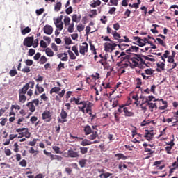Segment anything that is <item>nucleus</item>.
Masks as SVG:
<instances>
[{"instance_id":"nucleus-1","label":"nucleus","mask_w":178,"mask_h":178,"mask_svg":"<svg viewBox=\"0 0 178 178\" xmlns=\"http://www.w3.org/2000/svg\"><path fill=\"white\" fill-rule=\"evenodd\" d=\"M154 56H137L135 57L130 58V55H126L124 51L121 52L120 55L118 56V59H120L121 62L124 60H127L129 65L132 69L134 67H139L140 69H144L145 67H149L151 65L150 62H155V58H152Z\"/></svg>"},{"instance_id":"nucleus-2","label":"nucleus","mask_w":178,"mask_h":178,"mask_svg":"<svg viewBox=\"0 0 178 178\" xmlns=\"http://www.w3.org/2000/svg\"><path fill=\"white\" fill-rule=\"evenodd\" d=\"M65 158H80V152L77 151V149H68L67 153L63 154Z\"/></svg>"},{"instance_id":"nucleus-3","label":"nucleus","mask_w":178,"mask_h":178,"mask_svg":"<svg viewBox=\"0 0 178 178\" xmlns=\"http://www.w3.org/2000/svg\"><path fill=\"white\" fill-rule=\"evenodd\" d=\"M71 101H74L76 105H83V106H79L78 109H79L81 112H83V113H86V101L81 100L80 97H72L71 98Z\"/></svg>"},{"instance_id":"nucleus-4","label":"nucleus","mask_w":178,"mask_h":178,"mask_svg":"<svg viewBox=\"0 0 178 178\" xmlns=\"http://www.w3.org/2000/svg\"><path fill=\"white\" fill-rule=\"evenodd\" d=\"M100 75L99 73L96 72L95 74L90 75L89 77H86V84H89L90 87L92 86V83L97 80H99Z\"/></svg>"},{"instance_id":"nucleus-5","label":"nucleus","mask_w":178,"mask_h":178,"mask_svg":"<svg viewBox=\"0 0 178 178\" xmlns=\"http://www.w3.org/2000/svg\"><path fill=\"white\" fill-rule=\"evenodd\" d=\"M59 91H60V87H54L51 89L50 94H51V95H52V94H54V93L58 94V95L60 98H63V97H65L66 90L65 89H63L61 90V92H59Z\"/></svg>"},{"instance_id":"nucleus-6","label":"nucleus","mask_w":178,"mask_h":178,"mask_svg":"<svg viewBox=\"0 0 178 178\" xmlns=\"http://www.w3.org/2000/svg\"><path fill=\"white\" fill-rule=\"evenodd\" d=\"M150 47H145L144 49H140L137 46H131L128 49L126 50L127 54H131V52H138V51H140L141 52H147V51L149 50Z\"/></svg>"},{"instance_id":"nucleus-7","label":"nucleus","mask_w":178,"mask_h":178,"mask_svg":"<svg viewBox=\"0 0 178 178\" xmlns=\"http://www.w3.org/2000/svg\"><path fill=\"white\" fill-rule=\"evenodd\" d=\"M34 104L36 106H38L40 100H38V99H35L26 104V106L29 108L30 112H35V106H34Z\"/></svg>"},{"instance_id":"nucleus-8","label":"nucleus","mask_w":178,"mask_h":178,"mask_svg":"<svg viewBox=\"0 0 178 178\" xmlns=\"http://www.w3.org/2000/svg\"><path fill=\"white\" fill-rule=\"evenodd\" d=\"M141 87L140 86H137L136 88V91L138 90V92H134L133 93H131V95L132 97V99H134L135 100V105H139L140 104V102H138V94H140V92L143 93V90L140 89Z\"/></svg>"},{"instance_id":"nucleus-9","label":"nucleus","mask_w":178,"mask_h":178,"mask_svg":"<svg viewBox=\"0 0 178 178\" xmlns=\"http://www.w3.org/2000/svg\"><path fill=\"white\" fill-rule=\"evenodd\" d=\"M60 116L61 118L58 119L59 123H66L67 122V112L64 108L61 110Z\"/></svg>"},{"instance_id":"nucleus-10","label":"nucleus","mask_w":178,"mask_h":178,"mask_svg":"<svg viewBox=\"0 0 178 178\" xmlns=\"http://www.w3.org/2000/svg\"><path fill=\"white\" fill-rule=\"evenodd\" d=\"M33 42H34V37H26L23 42V45L30 48L31 47H33Z\"/></svg>"},{"instance_id":"nucleus-11","label":"nucleus","mask_w":178,"mask_h":178,"mask_svg":"<svg viewBox=\"0 0 178 178\" xmlns=\"http://www.w3.org/2000/svg\"><path fill=\"white\" fill-rule=\"evenodd\" d=\"M87 52H88V44L85 42L82 43V45L79 46V54L84 56Z\"/></svg>"},{"instance_id":"nucleus-12","label":"nucleus","mask_w":178,"mask_h":178,"mask_svg":"<svg viewBox=\"0 0 178 178\" xmlns=\"http://www.w3.org/2000/svg\"><path fill=\"white\" fill-rule=\"evenodd\" d=\"M116 47H118V44L115 43L111 44L109 42H106L104 43V51H106V52H110V51H113Z\"/></svg>"},{"instance_id":"nucleus-13","label":"nucleus","mask_w":178,"mask_h":178,"mask_svg":"<svg viewBox=\"0 0 178 178\" xmlns=\"http://www.w3.org/2000/svg\"><path fill=\"white\" fill-rule=\"evenodd\" d=\"M51 116L52 115H51V111L45 110L42 114V119L43 120H46V119H48L47 122H51V120H52Z\"/></svg>"},{"instance_id":"nucleus-14","label":"nucleus","mask_w":178,"mask_h":178,"mask_svg":"<svg viewBox=\"0 0 178 178\" xmlns=\"http://www.w3.org/2000/svg\"><path fill=\"white\" fill-rule=\"evenodd\" d=\"M134 40L136 41L138 44H136V42H133L134 45H138V47H144L145 45V42H144V40L141 39V38L138 36L134 37Z\"/></svg>"},{"instance_id":"nucleus-15","label":"nucleus","mask_w":178,"mask_h":178,"mask_svg":"<svg viewBox=\"0 0 178 178\" xmlns=\"http://www.w3.org/2000/svg\"><path fill=\"white\" fill-rule=\"evenodd\" d=\"M162 162H163V161L161 160V161H156L154 163L153 166H155V169L156 170H162V169L165 168V164L162 165Z\"/></svg>"},{"instance_id":"nucleus-16","label":"nucleus","mask_w":178,"mask_h":178,"mask_svg":"<svg viewBox=\"0 0 178 178\" xmlns=\"http://www.w3.org/2000/svg\"><path fill=\"white\" fill-rule=\"evenodd\" d=\"M43 31L44 34H47L48 35H51L52 33H54V28L51 26V25H45L43 28Z\"/></svg>"},{"instance_id":"nucleus-17","label":"nucleus","mask_w":178,"mask_h":178,"mask_svg":"<svg viewBox=\"0 0 178 178\" xmlns=\"http://www.w3.org/2000/svg\"><path fill=\"white\" fill-rule=\"evenodd\" d=\"M29 88H30V86H29V83H26L22 88L19 89L18 92L19 94L26 95V94H27Z\"/></svg>"},{"instance_id":"nucleus-18","label":"nucleus","mask_w":178,"mask_h":178,"mask_svg":"<svg viewBox=\"0 0 178 178\" xmlns=\"http://www.w3.org/2000/svg\"><path fill=\"white\" fill-rule=\"evenodd\" d=\"M145 152H148V155L145 157V159H149L152 156H154V154L155 153V151H153L151 149V147H145Z\"/></svg>"},{"instance_id":"nucleus-19","label":"nucleus","mask_w":178,"mask_h":178,"mask_svg":"<svg viewBox=\"0 0 178 178\" xmlns=\"http://www.w3.org/2000/svg\"><path fill=\"white\" fill-rule=\"evenodd\" d=\"M123 112L124 113V116H127L128 118H131L134 116V113H133V111H129V108H127V107L123 108Z\"/></svg>"},{"instance_id":"nucleus-20","label":"nucleus","mask_w":178,"mask_h":178,"mask_svg":"<svg viewBox=\"0 0 178 178\" xmlns=\"http://www.w3.org/2000/svg\"><path fill=\"white\" fill-rule=\"evenodd\" d=\"M92 106H94V104L90 102H86V113L92 111Z\"/></svg>"},{"instance_id":"nucleus-21","label":"nucleus","mask_w":178,"mask_h":178,"mask_svg":"<svg viewBox=\"0 0 178 178\" xmlns=\"http://www.w3.org/2000/svg\"><path fill=\"white\" fill-rule=\"evenodd\" d=\"M72 20L74 23H79L80 22V20H81V15H79L78 16L77 14H73L72 16Z\"/></svg>"},{"instance_id":"nucleus-22","label":"nucleus","mask_w":178,"mask_h":178,"mask_svg":"<svg viewBox=\"0 0 178 178\" xmlns=\"http://www.w3.org/2000/svg\"><path fill=\"white\" fill-rule=\"evenodd\" d=\"M83 131L85 133V136H88L92 133V129H91V127H90V125H86L83 128Z\"/></svg>"},{"instance_id":"nucleus-23","label":"nucleus","mask_w":178,"mask_h":178,"mask_svg":"<svg viewBox=\"0 0 178 178\" xmlns=\"http://www.w3.org/2000/svg\"><path fill=\"white\" fill-rule=\"evenodd\" d=\"M24 131L25 132L19 133V136H22V137H26V138H30V137H31V133L29 132V129L26 128Z\"/></svg>"},{"instance_id":"nucleus-24","label":"nucleus","mask_w":178,"mask_h":178,"mask_svg":"<svg viewBox=\"0 0 178 178\" xmlns=\"http://www.w3.org/2000/svg\"><path fill=\"white\" fill-rule=\"evenodd\" d=\"M115 158H117V161H120V159H122V161H126V159H127V156H124V154L122 153L115 154Z\"/></svg>"},{"instance_id":"nucleus-25","label":"nucleus","mask_w":178,"mask_h":178,"mask_svg":"<svg viewBox=\"0 0 178 178\" xmlns=\"http://www.w3.org/2000/svg\"><path fill=\"white\" fill-rule=\"evenodd\" d=\"M107 61H108V56L105 55L104 56V58H101V60L99 62L102 65V66H104V67H105L107 65Z\"/></svg>"},{"instance_id":"nucleus-26","label":"nucleus","mask_w":178,"mask_h":178,"mask_svg":"<svg viewBox=\"0 0 178 178\" xmlns=\"http://www.w3.org/2000/svg\"><path fill=\"white\" fill-rule=\"evenodd\" d=\"M147 106H149V109H151V112H154V108H155V109H158V106H156V103H152L148 102Z\"/></svg>"},{"instance_id":"nucleus-27","label":"nucleus","mask_w":178,"mask_h":178,"mask_svg":"<svg viewBox=\"0 0 178 178\" xmlns=\"http://www.w3.org/2000/svg\"><path fill=\"white\" fill-rule=\"evenodd\" d=\"M98 137V132L97 131H92L90 135L88 136V140H95Z\"/></svg>"},{"instance_id":"nucleus-28","label":"nucleus","mask_w":178,"mask_h":178,"mask_svg":"<svg viewBox=\"0 0 178 178\" xmlns=\"http://www.w3.org/2000/svg\"><path fill=\"white\" fill-rule=\"evenodd\" d=\"M27 100V97H26V95H21L19 94V102L21 104H24L26 101Z\"/></svg>"},{"instance_id":"nucleus-29","label":"nucleus","mask_w":178,"mask_h":178,"mask_svg":"<svg viewBox=\"0 0 178 178\" xmlns=\"http://www.w3.org/2000/svg\"><path fill=\"white\" fill-rule=\"evenodd\" d=\"M81 145H82L83 147H86L87 145H91V144H92L91 143V141L88 140V139H83L81 142Z\"/></svg>"},{"instance_id":"nucleus-30","label":"nucleus","mask_w":178,"mask_h":178,"mask_svg":"<svg viewBox=\"0 0 178 178\" xmlns=\"http://www.w3.org/2000/svg\"><path fill=\"white\" fill-rule=\"evenodd\" d=\"M31 32V29L29 26L26 27L25 29L21 31L22 35H26V34H29V33Z\"/></svg>"},{"instance_id":"nucleus-31","label":"nucleus","mask_w":178,"mask_h":178,"mask_svg":"<svg viewBox=\"0 0 178 178\" xmlns=\"http://www.w3.org/2000/svg\"><path fill=\"white\" fill-rule=\"evenodd\" d=\"M60 9H62V3L60 1H58L54 6V10H56V12H59Z\"/></svg>"},{"instance_id":"nucleus-32","label":"nucleus","mask_w":178,"mask_h":178,"mask_svg":"<svg viewBox=\"0 0 178 178\" xmlns=\"http://www.w3.org/2000/svg\"><path fill=\"white\" fill-rule=\"evenodd\" d=\"M86 163H87V159H82L79 161V165L81 166V168H86Z\"/></svg>"},{"instance_id":"nucleus-33","label":"nucleus","mask_w":178,"mask_h":178,"mask_svg":"<svg viewBox=\"0 0 178 178\" xmlns=\"http://www.w3.org/2000/svg\"><path fill=\"white\" fill-rule=\"evenodd\" d=\"M67 31L68 33H73L74 31V22H72L69 24Z\"/></svg>"},{"instance_id":"nucleus-34","label":"nucleus","mask_w":178,"mask_h":178,"mask_svg":"<svg viewBox=\"0 0 178 178\" xmlns=\"http://www.w3.org/2000/svg\"><path fill=\"white\" fill-rule=\"evenodd\" d=\"M46 55L49 57L54 56V51L50 48L47 47L45 50Z\"/></svg>"},{"instance_id":"nucleus-35","label":"nucleus","mask_w":178,"mask_h":178,"mask_svg":"<svg viewBox=\"0 0 178 178\" xmlns=\"http://www.w3.org/2000/svg\"><path fill=\"white\" fill-rule=\"evenodd\" d=\"M144 137L147 138V141H151V140L154 138V136H152V134L148 133L147 131L145 132Z\"/></svg>"},{"instance_id":"nucleus-36","label":"nucleus","mask_w":178,"mask_h":178,"mask_svg":"<svg viewBox=\"0 0 178 178\" xmlns=\"http://www.w3.org/2000/svg\"><path fill=\"white\" fill-rule=\"evenodd\" d=\"M128 66H129L128 63H124L121 66L119 70L121 74H123V73H126V70H124V67H127Z\"/></svg>"},{"instance_id":"nucleus-37","label":"nucleus","mask_w":178,"mask_h":178,"mask_svg":"<svg viewBox=\"0 0 178 178\" xmlns=\"http://www.w3.org/2000/svg\"><path fill=\"white\" fill-rule=\"evenodd\" d=\"M112 176V173L111 172H104L99 175L100 178H108Z\"/></svg>"},{"instance_id":"nucleus-38","label":"nucleus","mask_w":178,"mask_h":178,"mask_svg":"<svg viewBox=\"0 0 178 178\" xmlns=\"http://www.w3.org/2000/svg\"><path fill=\"white\" fill-rule=\"evenodd\" d=\"M112 35L115 40H118L120 38H121L120 34H119L116 31H113Z\"/></svg>"},{"instance_id":"nucleus-39","label":"nucleus","mask_w":178,"mask_h":178,"mask_svg":"<svg viewBox=\"0 0 178 178\" xmlns=\"http://www.w3.org/2000/svg\"><path fill=\"white\" fill-rule=\"evenodd\" d=\"M95 87H99V79H97V81H95L92 86H90V90H92V88Z\"/></svg>"},{"instance_id":"nucleus-40","label":"nucleus","mask_w":178,"mask_h":178,"mask_svg":"<svg viewBox=\"0 0 178 178\" xmlns=\"http://www.w3.org/2000/svg\"><path fill=\"white\" fill-rule=\"evenodd\" d=\"M36 89L38 91L39 94H42V92L45 91V90L44 89V88H42V86H40L39 83L36 84Z\"/></svg>"},{"instance_id":"nucleus-41","label":"nucleus","mask_w":178,"mask_h":178,"mask_svg":"<svg viewBox=\"0 0 178 178\" xmlns=\"http://www.w3.org/2000/svg\"><path fill=\"white\" fill-rule=\"evenodd\" d=\"M117 47H118V48L120 49H121V51H124V49H126V47H129V44H117Z\"/></svg>"},{"instance_id":"nucleus-42","label":"nucleus","mask_w":178,"mask_h":178,"mask_svg":"<svg viewBox=\"0 0 178 178\" xmlns=\"http://www.w3.org/2000/svg\"><path fill=\"white\" fill-rule=\"evenodd\" d=\"M101 5V1L97 0L92 3L90 4L91 8H97V6H99Z\"/></svg>"},{"instance_id":"nucleus-43","label":"nucleus","mask_w":178,"mask_h":178,"mask_svg":"<svg viewBox=\"0 0 178 178\" xmlns=\"http://www.w3.org/2000/svg\"><path fill=\"white\" fill-rule=\"evenodd\" d=\"M79 149H80V152H81V154H82V155H86V154H87V152H88V148H87V147H81L79 148Z\"/></svg>"},{"instance_id":"nucleus-44","label":"nucleus","mask_w":178,"mask_h":178,"mask_svg":"<svg viewBox=\"0 0 178 178\" xmlns=\"http://www.w3.org/2000/svg\"><path fill=\"white\" fill-rule=\"evenodd\" d=\"M72 51H73V52H74V54L76 56H80V54H79V49L77 48L76 45L73 46L72 47Z\"/></svg>"},{"instance_id":"nucleus-45","label":"nucleus","mask_w":178,"mask_h":178,"mask_svg":"<svg viewBox=\"0 0 178 178\" xmlns=\"http://www.w3.org/2000/svg\"><path fill=\"white\" fill-rule=\"evenodd\" d=\"M9 116H13L9 118V122H15V117L16 116V113L15 112L11 111L9 113Z\"/></svg>"},{"instance_id":"nucleus-46","label":"nucleus","mask_w":178,"mask_h":178,"mask_svg":"<svg viewBox=\"0 0 178 178\" xmlns=\"http://www.w3.org/2000/svg\"><path fill=\"white\" fill-rule=\"evenodd\" d=\"M47 60L48 59L47 58V57H45V56H42L40 60V65H44V63H47Z\"/></svg>"},{"instance_id":"nucleus-47","label":"nucleus","mask_w":178,"mask_h":178,"mask_svg":"<svg viewBox=\"0 0 178 178\" xmlns=\"http://www.w3.org/2000/svg\"><path fill=\"white\" fill-rule=\"evenodd\" d=\"M64 24L65 26H69L70 24V17L65 16L64 18Z\"/></svg>"},{"instance_id":"nucleus-48","label":"nucleus","mask_w":178,"mask_h":178,"mask_svg":"<svg viewBox=\"0 0 178 178\" xmlns=\"http://www.w3.org/2000/svg\"><path fill=\"white\" fill-rule=\"evenodd\" d=\"M56 29L59 30V31H62L63 30V22L59 23V24H54Z\"/></svg>"},{"instance_id":"nucleus-49","label":"nucleus","mask_w":178,"mask_h":178,"mask_svg":"<svg viewBox=\"0 0 178 178\" xmlns=\"http://www.w3.org/2000/svg\"><path fill=\"white\" fill-rule=\"evenodd\" d=\"M19 165L22 168H26V166H27V161H26V159H22L21 161H19Z\"/></svg>"},{"instance_id":"nucleus-50","label":"nucleus","mask_w":178,"mask_h":178,"mask_svg":"<svg viewBox=\"0 0 178 178\" xmlns=\"http://www.w3.org/2000/svg\"><path fill=\"white\" fill-rule=\"evenodd\" d=\"M173 138L170 140V142L166 143V145H169L170 147H175V135H172Z\"/></svg>"},{"instance_id":"nucleus-51","label":"nucleus","mask_w":178,"mask_h":178,"mask_svg":"<svg viewBox=\"0 0 178 178\" xmlns=\"http://www.w3.org/2000/svg\"><path fill=\"white\" fill-rule=\"evenodd\" d=\"M53 150L56 152V154H62V151H60V147L58 146H54Z\"/></svg>"},{"instance_id":"nucleus-52","label":"nucleus","mask_w":178,"mask_h":178,"mask_svg":"<svg viewBox=\"0 0 178 178\" xmlns=\"http://www.w3.org/2000/svg\"><path fill=\"white\" fill-rule=\"evenodd\" d=\"M62 69H65V63L60 62L57 67V72H60Z\"/></svg>"},{"instance_id":"nucleus-53","label":"nucleus","mask_w":178,"mask_h":178,"mask_svg":"<svg viewBox=\"0 0 178 178\" xmlns=\"http://www.w3.org/2000/svg\"><path fill=\"white\" fill-rule=\"evenodd\" d=\"M67 52L70 55V59H72V60H74L76 58V56L74 55V53H72V51L68 50Z\"/></svg>"},{"instance_id":"nucleus-54","label":"nucleus","mask_w":178,"mask_h":178,"mask_svg":"<svg viewBox=\"0 0 178 178\" xmlns=\"http://www.w3.org/2000/svg\"><path fill=\"white\" fill-rule=\"evenodd\" d=\"M156 41H157L158 43L160 44V45H162V47H166V43H165V42H163L162 39L157 38H156Z\"/></svg>"},{"instance_id":"nucleus-55","label":"nucleus","mask_w":178,"mask_h":178,"mask_svg":"<svg viewBox=\"0 0 178 178\" xmlns=\"http://www.w3.org/2000/svg\"><path fill=\"white\" fill-rule=\"evenodd\" d=\"M66 45H72V38L70 37H67L65 38Z\"/></svg>"},{"instance_id":"nucleus-56","label":"nucleus","mask_w":178,"mask_h":178,"mask_svg":"<svg viewBox=\"0 0 178 178\" xmlns=\"http://www.w3.org/2000/svg\"><path fill=\"white\" fill-rule=\"evenodd\" d=\"M4 154L6 155V156H10L12 155V151L10 150V149L5 148Z\"/></svg>"},{"instance_id":"nucleus-57","label":"nucleus","mask_w":178,"mask_h":178,"mask_svg":"<svg viewBox=\"0 0 178 178\" xmlns=\"http://www.w3.org/2000/svg\"><path fill=\"white\" fill-rule=\"evenodd\" d=\"M43 12H45V9L40 8V9L36 10L35 13L38 16H40L42 15Z\"/></svg>"},{"instance_id":"nucleus-58","label":"nucleus","mask_w":178,"mask_h":178,"mask_svg":"<svg viewBox=\"0 0 178 178\" xmlns=\"http://www.w3.org/2000/svg\"><path fill=\"white\" fill-rule=\"evenodd\" d=\"M177 167L174 168L172 167V168H170V171H169V176H170L172 175V173H174L175 170H176V169H178V157H177Z\"/></svg>"},{"instance_id":"nucleus-59","label":"nucleus","mask_w":178,"mask_h":178,"mask_svg":"<svg viewBox=\"0 0 178 178\" xmlns=\"http://www.w3.org/2000/svg\"><path fill=\"white\" fill-rule=\"evenodd\" d=\"M9 74L11 77H15L17 74V71L16 70H11L9 72Z\"/></svg>"},{"instance_id":"nucleus-60","label":"nucleus","mask_w":178,"mask_h":178,"mask_svg":"<svg viewBox=\"0 0 178 178\" xmlns=\"http://www.w3.org/2000/svg\"><path fill=\"white\" fill-rule=\"evenodd\" d=\"M77 31H79V33H81V31H83V30H84V26L82 24H79L77 26H76Z\"/></svg>"},{"instance_id":"nucleus-61","label":"nucleus","mask_w":178,"mask_h":178,"mask_svg":"<svg viewBox=\"0 0 178 178\" xmlns=\"http://www.w3.org/2000/svg\"><path fill=\"white\" fill-rule=\"evenodd\" d=\"M73 12V7L70 6L65 10V13L67 15H70V13H72Z\"/></svg>"},{"instance_id":"nucleus-62","label":"nucleus","mask_w":178,"mask_h":178,"mask_svg":"<svg viewBox=\"0 0 178 178\" xmlns=\"http://www.w3.org/2000/svg\"><path fill=\"white\" fill-rule=\"evenodd\" d=\"M145 73L148 75L154 74V70L152 69H146L145 70Z\"/></svg>"},{"instance_id":"nucleus-63","label":"nucleus","mask_w":178,"mask_h":178,"mask_svg":"<svg viewBox=\"0 0 178 178\" xmlns=\"http://www.w3.org/2000/svg\"><path fill=\"white\" fill-rule=\"evenodd\" d=\"M14 152H19V144H17V142L15 143L14 144V149H13Z\"/></svg>"},{"instance_id":"nucleus-64","label":"nucleus","mask_w":178,"mask_h":178,"mask_svg":"<svg viewBox=\"0 0 178 178\" xmlns=\"http://www.w3.org/2000/svg\"><path fill=\"white\" fill-rule=\"evenodd\" d=\"M172 148L173 147L170 146H167L165 147V150L166 151L167 154H172Z\"/></svg>"}]
</instances>
